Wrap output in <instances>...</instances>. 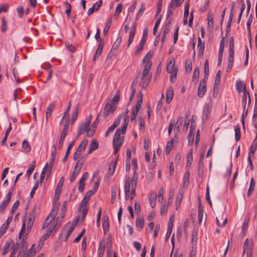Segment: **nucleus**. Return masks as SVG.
Here are the masks:
<instances>
[{
  "instance_id": "obj_3",
  "label": "nucleus",
  "mask_w": 257,
  "mask_h": 257,
  "mask_svg": "<svg viewBox=\"0 0 257 257\" xmlns=\"http://www.w3.org/2000/svg\"><path fill=\"white\" fill-rule=\"evenodd\" d=\"M152 57V54L151 52H149L143 59V63L145 64V68L143 71L144 73H150L149 71L152 66V63L150 60Z\"/></svg>"
},
{
  "instance_id": "obj_8",
  "label": "nucleus",
  "mask_w": 257,
  "mask_h": 257,
  "mask_svg": "<svg viewBox=\"0 0 257 257\" xmlns=\"http://www.w3.org/2000/svg\"><path fill=\"white\" fill-rule=\"evenodd\" d=\"M206 80H201L198 88V95L199 97H202L206 91Z\"/></svg>"
},
{
  "instance_id": "obj_38",
  "label": "nucleus",
  "mask_w": 257,
  "mask_h": 257,
  "mask_svg": "<svg viewBox=\"0 0 257 257\" xmlns=\"http://www.w3.org/2000/svg\"><path fill=\"white\" fill-rule=\"evenodd\" d=\"M189 177H190V173L189 172H186L185 173L183 176V185L184 187H187L189 183Z\"/></svg>"
},
{
  "instance_id": "obj_29",
  "label": "nucleus",
  "mask_w": 257,
  "mask_h": 257,
  "mask_svg": "<svg viewBox=\"0 0 257 257\" xmlns=\"http://www.w3.org/2000/svg\"><path fill=\"white\" fill-rule=\"evenodd\" d=\"M138 178V175L137 174L136 171H135L131 178V179L130 180V183H131L132 188H136L137 185Z\"/></svg>"
},
{
  "instance_id": "obj_12",
  "label": "nucleus",
  "mask_w": 257,
  "mask_h": 257,
  "mask_svg": "<svg viewBox=\"0 0 257 257\" xmlns=\"http://www.w3.org/2000/svg\"><path fill=\"white\" fill-rule=\"evenodd\" d=\"M95 193V191L89 190L87 192L85 196L82 199L81 204H80V208L84 207L86 206V204L88 201L89 200L91 196Z\"/></svg>"
},
{
  "instance_id": "obj_15",
  "label": "nucleus",
  "mask_w": 257,
  "mask_h": 257,
  "mask_svg": "<svg viewBox=\"0 0 257 257\" xmlns=\"http://www.w3.org/2000/svg\"><path fill=\"white\" fill-rule=\"evenodd\" d=\"M130 190V179L129 177H126L124 186L125 198L126 200H128L129 199Z\"/></svg>"
},
{
  "instance_id": "obj_27",
  "label": "nucleus",
  "mask_w": 257,
  "mask_h": 257,
  "mask_svg": "<svg viewBox=\"0 0 257 257\" xmlns=\"http://www.w3.org/2000/svg\"><path fill=\"white\" fill-rule=\"evenodd\" d=\"M144 225V219L142 217H139L136 220V226L138 230H141Z\"/></svg>"
},
{
  "instance_id": "obj_64",
  "label": "nucleus",
  "mask_w": 257,
  "mask_h": 257,
  "mask_svg": "<svg viewBox=\"0 0 257 257\" xmlns=\"http://www.w3.org/2000/svg\"><path fill=\"white\" fill-rule=\"evenodd\" d=\"M107 257H117V255L115 252L109 248L107 250Z\"/></svg>"
},
{
  "instance_id": "obj_35",
  "label": "nucleus",
  "mask_w": 257,
  "mask_h": 257,
  "mask_svg": "<svg viewBox=\"0 0 257 257\" xmlns=\"http://www.w3.org/2000/svg\"><path fill=\"white\" fill-rule=\"evenodd\" d=\"M229 54H234V43L233 37L230 38L229 45Z\"/></svg>"
},
{
  "instance_id": "obj_60",
  "label": "nucleus",
  "mask_w": 257,
  "mask_h": 257,
  "mask_svg": "<svg viewBox=\"0 0 257 257\" xmlns=\"http://www.w3.org/2000/svg\"><path fill=\"white\" fill-rule=\"evenodd\" d=\"M147 36H148V29H147V28H145L143 32V36L142 38L141 43H142V44L146 43V41H147Z\"/></svg>"
},
{
  "instance_id": "obj_51",
  "label": "nucleus",
  "mask_w": 257,
  "mask_h": 257,
  "mask_svg": "<svg viewBox=\"0 0 257 257\" xmlns=\"http://www.w3.org/2000/svg\"><path fill=\"white\" fill-rule=\"evenodd\" d=\"M35 167H36V161H33L32 162V164H31L30 166L29 167V168H28V169L27 171V175L28 176H30L31 175V174L33 172Z\"/></svg>"
},
{
  "instance_id": "obj_11",
  "label": "nucleus",
  "mask_w": 257,
  "mask_h": 257,
  "mask_svg": "<svg viewBox=\"0 0 257 257\" xmlns=\"http://www.w3.org/2000/svg\"><path fill=\"white\" fill-rule=\"evenodd\" d=\"M167 71L170 74L175 73V71H176V72H178L177 67L175 66V59L174 58H171L169 60L167 66Z\"/></svg>"
},
{
  "instance_id": "obj_31",
  "label": "nucleus",
  "mask_w": 257,
  "mask_h": 257,
  "mask_svg": "<svg viewBox=\"0 0 257 257\" xmlns=\"http://www.w3.org/2000/svg\"><path fill=\"white\" fill-rule=\"evenodd\" d=\"M22 148L23 152L28 153L31 151V147L28 141L26 140H24L22 143Z\"/></svg>"
},
{
  "instance_id": "obj_61",
  "label": "nucleus",
  "mask_w": 257,
  "mask_h": 257,
  "mask_svg": "<svg viewBox=\"0 0 257 257\" xmlns=\"http://www.w3.org/2000/svg\"><path fill=\"white\" fill-rule=\"evenodd\" d=\"M65 46L66 48L71 52H74L76 50L75 47L68 42L65 43Z\"/></svg>"
},
{
  "instance_id": "obj_57",
  "label": "nucleus",
  "mask_w": 257,
  "mask_h": 257,
  "mask_svg": "<svg viewBox=\"0 0 257 257\" xmlns=\"http://www.w3.org/2000/svg\"><path fill=\"white\" fill-rule=\"evenodd\" d=\"M197 48L199 50L198 51V55L199 56H202L204 53V50L205 48V43L202 44L197 45Z\"/></svg>"
},
{
  "instance_id": "obj_26",
  "label": "nucleus",
  "mask_w": 257,
  "mask_h": 257,
  "mask_svg": "<svg viewBox=\"0 0 257 257\" xmlns=\"http://www.w3.org/2000/svg\"><path fill=\"white\" fill-rule=\"evenodd\" d=\"M102 226L104 233H106L109 229L108 218L107 216H104L102 220Z\"/></svg>"
},
{
  "instance_id": "obj_46",
  "label": "nucleus",
  "mask_w": 257,
  "mask_h": 257,
  "mask_svg": "<svg viewBox=\"0 0 257 257\" xmlns=\"http://www.w3.org/2000/svg\"><path fill=\"white\" fill-rule=\"evenodd\" d=\"M257 140V135L255 136V138L254 140L253 143L250 147L249 152L248 153V156H250L251 155H253L255 150L257 149V146H255V141Z\"/></svg>"
},
{
  "instance_id": "obj_53",
  "label": "nucleus",
  "mask_w": 257,
  "mask_h": 257,
  "mask_svg": "<svg viewBox=\"0 0 257 257\" xmlns=\"http://www.w3.org/2000/svg\"><path fill=\"white\" fill-rule=\"evenodd\" d=\"M190 4L189 2H186L184 7V18H187L189 16V9Z\"/></svg>"
},
{
  "instance_id": "obj_1",
  "label": "nucleus",
  "mask_w": 257,
  "mask_h": 257,
  "mask_svg": "<svg viewBox=\"0 0 257 257\" xmlns=\"http://www.w3.org/2000/svg\"><path fill=\"white\" fill-rule=\"evenodd\" d=\"M86 158V156L83 155L78 160L75 166L73 172L70 177V182H72L76 179L77 175L79 174L83 164L85 163Z\"/></svg>"
},
{
  "instance_id": "obj_13",
  "label": "nucleus",
  "mask_w": 257,
  "mask_h": 257,
  "mask_svg": "<svg viewBox=\"0 0 257 257\" xmlns=\"http://www.w3.org/2000/svg\"><path fill=\"white\" fill-rule=\"evenodd\" d=\"M211 106L209 104H205L203 107L202 119L207 120L209 117Z\"/></svg>"
},
{
  "instance_id": "obj_18",
  "label": "nucleus",
  "mask_w": 257,
  "mask_h": 257,
  "mask_svg": "<svg viewBox=\"0 0 257 257\" xmlns=\"http://www.w3.org/2000/svg\"><path fill=\"white\" fill-rule=\"evenodd\" d=\"M243 87V93L242 95V106H243V109L245 110L246 105L247 94L248 96V105L250 103V97L249 93L247 92L246 88H245L244 87Z\"/></svg>"
},
{
  "instance_id": "obj_42",
  "label": "nucleus",
  "mask_w": 257,
  "mask_h": 257,
  "mask_svg": "<svg viewBox=\"0 0 257 257\" xmlns=\"http://www.w3.org/2000/svg\"><path fill=\"white\" fill-rule=\"evenodd\" d=\"M220 77H221V71L219 70L217 72L216 76H215V83L214 85V91H215V89L218 88V85L219 84L220 81Z\"/></svg>"
},
{
  "instance_id": "obj_48",
  "label": "nucleus",
  "mask_w": 257,
  "mask_h": 257,
  "mask_svg": "<svg viewBox=\"0 0 257 257\" xmlns=\"http://www.w3.org/2000/svg\"><path fill=\"white\" fill-rule=\"evenodd\" d=\"M231 169H232V163L230 162L228 167L226 168V173L224 175V178L225 179H228V178L230 176L231 173Z\"/></svg>"
},
{
  "instance_id": "obj_7",
  "label": "nucleus",
  "mask_w": 257,
  "mask_h": 257,
  "mask_svg": "<svg viewBox=\"0 0 257 257\" xmlns=\"http://www.w3.org/2000/svg\"><path fill=\"white\" fill-rule=\"evenodd\" d=\"M152 77V73H142V76L140 81V85L143 88H146L149 85Z\"/></svg>"
},
{
  "instance_id": "obj_28",
  "label": "nucleus",
  "mask_w": 257,
  "mask_h": 257,
  "mask_svg": "<svg viewBox=\"0 0 257 257\" xmlns=\"http://www.w3.org/2000/svg\"><path fill=\"white\" fill-rule=\"evenodd\" d=\"M188 145L189 146H192L194 142V133L193 131V128L192 126L191 125L190 126V131H189V134L188 136Z\"/></svg>"
},
{
  "instance_id": "obj_2",
  "label": "nucleus",
  "mask_w": 257,
  "mask_h": 257,
  "mask_svg": "<svg viewBox=\"0 0 257 257\" xmlns=\"http://www.w3.org/2000/svg\"><path fill=\"white\" fill-rule=\"evenodd\" d=\"M90 124V119H88L84 123L81 124L79 126V128L77 132V137H79L84 132H87V136L89 137H91L95 132V130L91 131L89 129V126Z\"/></svg>"
},
{
  "instance_id": "obj_36",
  "label": "nucleus",
  "mask_w": 257,
  "mask_h": 257,
  "mask_svg": "<svg viewBox=\"0 0 257 257\" xmlns=\"http://www.w3.org/2000/svg\"><path fill=\"white\" fill-rule=\"evenodd\" d=\"M149 201L151 206L152 208L155 207L156 204V199H157V194H152L149 196Z\"/></svg>"
},
{
  "instance_id": "obj_16",
  "label": "nucleus",
  "mask_w": 257,
  "mask_h": 257,
  "mask_svg": "<svg viewBox=\"0 0 257 257\" xmlns=\"http://www.w3.org/2000/svg\"><path fill=\"white\" fill-rule=\"evenodd\" d=\"M102 4V1L99 0L98 2L94 4L92 7L90 8L87 12V15L90 16L92 15L94 12L97 11L100 8Z\"/></svg>"
},
{
  "instance_id": "obj_25",
  "label": "nucleus",
  "mask_w": 257,
  "mask_h": 257,
  "mask_svg": "<svg viewBox=\"0 0 257 257\" xmlns=\"http://www.w3.org/2000/svg\"><path fill=\"white\" fill-rule=\"evenodd\" d=\"M193 150L190 149L188 152L187 155V163H186V167H190L192 164V162L193 161Z\"/></svg>"
},
{
  "instance_id": "obj_33",
  "label": "nucleus",
  "mask_w": 257,
  "mask_h": 257,
  "mask_svg": "<svg viewBox=\"0 0 257 257\" xmlns=\"http://www.w3.org/2000/svg\"><path fill=\"white\" fill-rule=\"evenodd\" d=\"M174 95V92L173 89L170 88L167 90L166 93V101L168 103H169L172 100Z\"/></svg>"
},
{
  "instance_id": "obj_56",
  "label": "nucleus",
  "mask_w": 257,
  "mask_h": 257,
  "mask_svg": "<svg viewBox=\"0 0 257 257\" xmlns=\"http://www.w3.org/2000/svg\"><path fill=\"white\" fill-rule=\"evenodd\" d=\"M136 84L134 81L132 82V85L131 87V88L132 89V92H131V96L130 97V102H131L132 100L133 97H134V96L135 95L136 88L134 87V86L136 85Z\"/></svg>"
},
{
  "instance_id": "obj_37",
  "label": "nucleus",
  "mask_w": 257,
  "mask_h": 257,
  "mask_svg": "<svg viewBox=\"0 0 257 257\" xmlns=\"http://www.w3.org/2000/svg\"><path fill=\"white\" fill-rule=\"evenodd\" d=\"M121 41L122 37L121 36H119L113 44L111 49L116 52V51L118 49Z\"/></svg>"
},
{
  "instance_id": "obj_20",
  "label": "nucleus",
  "mask_w": 257,
  "mask_h": 257,
  "mask_svg": "<svg viewBox=\"0 0 257 257\" xmlns=\"http://www.w3.org/2000/svg\"><path fill=\"white\" fill-rule=\"evenodd\" d=\"M104 47V42L103 41H101L100 43L99 44L98 47L97 49L96 52L95 54H94L93 58V61H95L100 55L101 54L103 48Z\"/></svg>"
},
{
  "instance_id": "obj_52",
  "label": "nucleus",
  "mask_w": 257,
  "mask_h": 257,
  "mask_svg": "<svg viewBox=\"0 0 257 257\" xmlns=\"http://www.w3.org/2000/svg\"><path fill=\"white\" fill-rule=\"evenodd\" d=\"M235 137L236 141H238L240 139V130L239 126L236 125L234 127Z\"/></svg>"
},
{
  "instance_id": "obj_40",
  "label": "nucleus",
  "mask_w": 257,
  "mask_h": 257,
  "mask_svg": "<svg viewBox=\"0 0 257 257\" xmlns=\"http://www.w3.org/2000/svg\"><path fill=\"white\" fill-rule=\"evenodd\" d=\"M204 78L205 80H207L208 78V76L209 75V63L208 60H206L204 64Z\"/></svg>"
},
{
  "instance_id": "obj_63",
  "label": "nucleus",
  "mask_w": 257,
  "mask_h": 257,
  "mask_svg": "<svg viewBox=\"0 0 257 257\" xmlns=\"http://www.w3.org/2000/svg\"><path fill=\"white\" fill-rule=\"evenodd\" d=\"M185 69L187 72H191L192 69V63L191 61H186L185 63Z\"/></svg>"
},
{
  "instance_id": "obj_23",
  "label": "nucleus",
  "mask_w": 257,
  "mask_h": 257,
  "mask_svg": "<svg viewBox=\"0 0 257 257\" xmlns=\"http://www.w3.org/2000/svg\"><path fill=\"white\" fill-rule=\"evenodd\" d=\"M122 144V141L120 140H113V147L114 150V153L116 154L120 148L121 147Z\"/></svg>"
},
{
  "instance_id": "obj_30",
  "label": "nucleus",
  "mask_w": 257,
  "mask_h": 257,
  "mask_svg": "<svg viewBox=\"0 0 257 257\" xmlns=\"http://www.w3.org/2000/svg\"><path fill=\"white\" fill-rule=\"evenodd\" d=\"M47 175V179L48 178H49L50 176V174L51 173H48V170L47 169V167H44L43 170H42V172L41 173V176H40V181H39V182L42 184V182H43V181L45 178V175Z\"/></svg>"
},
{
  "instance_id": "obj_6",
  "label": "nucleus",
  "mask_w": 257,
  "mask_h": 257,
  "mask_svg": "<svg viewBox=\"0 0 257 257\" xmlns=\"http://www.w3.org/2000/svg\"><path fill=\"white\" fill-rule=\"evenodd\" d=\"M139 93L140 94V98L138 100L137 104L135 105V106L134 107L132 111V115L131 116V120L132 121L135 119L136 116L138 114V113L139 111L140 110L141 105L142 104L143 101V97H142V93L141 92H140Z\"/></svg>"
},
{
  "instance_id": "obj_59",
  "label": "nucleus",
  "mask_w": 257,
  "mask_h": 257,
  "mask_svg": "<svg viewBox=\"0 0 257 257\" xmlns=\"http://www.w3.org/2000/svg\"><path fill=\"white\" fill-rule=\"evenodd\" d=\"M224 49V37H223L220 41L219 50V53H220V55H223Z\"/></svg>"
},
{
  "instance_id": "obj_32",
  "label": "nucleus",
  "mask_w": 257,
  "mask_h": 257,
  "mask_svg": "<svg viewBox=\"0 0 257 257\" xmlns=\"http://www.w3.org/2000/svg\"><path fill=\"white\" fill-rule=\"evenodd\" d=\"M234 61V54H229L228 66L226 69L227 72H229L233 66Z\"/></svg>"
},
{
  "instance_id": "obj_50",
  "label": "nucleus",
  "mask_w": 257,
  "mask_h": 257,
  "mask_svg": "<svg viewBox=\"0 0 257 257\" xmlns=\"http://www.w3.org/2000/svg\"><path fill=\"white\" fill-rule=\"evenodd\" d=\"M184 194V191L182 189H179L177 196L176 202L180 204L181 202L183 199Z\"/></svg>"
},
{
  "instance_id": "obj_10",
  "label": "nucleus",
  "mask_w": 257,
  "mask_h": 257,
  "mask_svg": "<svg viewBox=\"0 0 257 257\" xmlns=\"http://www.w3.org/2000/svg\"><path fill=\"white\" fill-rule=\"evenodd\" d=\"M121 118V115H119L117 116V117L116 118V119L113 122V123L112 125H111L106 131L105 134V136L106 137L109 136V134L112 133L115 127L117 126L120 123V120Z\"/></svg>"
},
{
  "instance_id": "obj_47",
  "label": "nucleus",
  "mask_w": 257,
  "mask_h": 257,
  "mask_svg": "<svg viewBox=\"0 0 257 257\" xmlns=\"http://www.w3.org/2000/svg\"><path fill=\"white\" fill-rule=\"evenodd\" d=\"M171 25V20H168L167 23L166 24L165 27L163 28V34L164 36H167V34L169 33L170 31V28Z\"/></svg>"
},
{
  "instance_id": "obj_17",
  "label": "nucleus",
  "mask_w": 257,
  "mask_h": 257,
  "mask_svg": "<svg viewBox=\"0 0 257 257\" xmlns=\"http://www.w3.org/2000/svg\"><path fill=\"white\" fill-rule=\"evenodd\" d=\"M35 214L34 211H31L29 214L28 220L27 222V229L30 230L35 221Z\"/></svg>"
},
{
  "instance_id": "obj_54",
  "label": "nucleus",
  "mask_w": 257,
  "mask_h": 257,
  "mask_svg": "<svg viewBox=\"0 0 257 257\" xmlns=\"http://www.w3.org/2000/svg\"><path fill=\"white\" fill-rule=\"evenodd\" d=\"M197 236H198L197 232L196 231H194L192 234V239H191V243L194 245H196L197 243V240H198Z\"/></svg>"
},
{
  "instance_id": "obj_55",
  "label": "nucleus",
  "mask_w": 257,
  "mask_h": 257,
  "mask_svg": "<svg viewBox=\"0 0 257 257\" xmlns=\"http://www.w3.org/2000/svg\"><path fill=\"white\" fill-rule=\"evenodd\" d=\"M175 9V8H173L171 5H169L168 8L167 14V19L168 21V20L170 19V18L173 16V12Z\"/></svg>"
},
{
  "instance_id": "obj_49",
  "label": "nucleus",
  "mask_w": 257,
  "mask_h": 257,
  "mask_svg": "<svg viewBox=\"0 0 257 257\" xmlns=\"http://www.w3.org/2000/svg\"><path fill=\"white\" fill-rule=\"evenodd\" d=\"M87 145V142L85 141H82L80 144L79 145L77 149V151L79 152H80L81 153H83V152L84 151L85 148H86V146Z\"/></svg>"
},
{
  "instance_id": "obj_24",
  "label": "nucleus",
  "mask_w": 257,
  "mask_h": 257,
  "mask_svg": "<svg viewBox=\"0 0 257 257\" xmlns=\"http://www.w3.org/2000/svg\"><path fill=\"white\" fill-rule=\"evenodd\" d=\"M99 144L96 141H93L89 145V149L88 150V154H91L93 151L97 150L98 148Z\"/></svg>"
},
{
  "instance_id": "obj_41",
  "label": "nucleus",
  "mask_w": 257,
  "mask_h": 257,
  "mask_svg": "<svg viewBox=\"0 0 257 257\" xmlns=\"http://www.w3.org/2000/svg\"><path fill=\"white\" fill-rule=\"evenodd\" d=\"M183 1L184 0H171L169 5L173 8H178L181 6Z\"/></svg>"
},
{
  "instance_id": "obj_21",
  "label": "nucleus",
  "mask_w": 257,
  "mask_h": 257,
  "mask_svg": "<svg viewBox=\"0 0 257 257\" xmlns=\"http://www.w3.org/2000/svg\"><path fill=\"white\" fill-rule=\"evenodd\" d=\"M12 244L14 245V242L12 239H9L6 242V243L3 247V251H2V255H5V254H6L7 253H8V252L9 251V249H10L11 245H12Z\"/></svg>"
},
{
  "instance_id": "obj_5",
  "label": "nucleus",
  "mask_w": 257,
  "mask_h": 257,
  "mask_svg": "<svg viewBox=\"0 0 257 257\" xmlns=\"http://www.w3.org/2000/svg\"><path fill=\"white\" fill-rule=\"evenodd\" d=\"M243 248L242 256L244 255L245 252L246 251V257H252L253 251L252 242L251 241L249 242V239L246 238L244 242Z\"/></svg>"
},
{
  "instance_id": "obj_9",
  "label": "nucleus",
  "mask_w": 257,
  "mask_h": 257,
  "mask_svg": "<svg viewBox=\"0 0 257 257\" xmlns=\"http://www.w3.org/2000/svg\"><path fill=\"white\" fill-rule=\"evenodd\" d=\"M53 148H54V150L51 151V154L52 158L50 161V163H46L45 166V167H47V169L48 170L49 173H51L52 169V167L54 165L55 158V155H56V147L54 145L53 146Z\"/></svg>"
},
{
  "instance_id": "obj_39",
  "label": "nucleus",
  "mask_w": 257,
  "mask_h": 257,
  "mask_svg": "<svg viewBox=\"0 0 257 257\" xmlns=\"http://www.w3.org/2000/svg\"><path fill=\"white\" fill-rule=\"evenodd\" d=\"M129 121L128 115L124 116L123 124L121 128L122 134H125Z\"/></svg>"
},
{
  "instance_id": "obj_58",
  "label": "nucleus",
  "mask_w": 257,
  "mask_h": 257,
  "mask_svg": "<svg viewBox=\"0 0 257 257\" xmlns=\"http://www.w3.org/2000/svg\"><path fill=\"white\" fill-rule=\"evenodd\" d=\"M249 221V214H248L247 215V216H246V217L244 220V222L243 223V224L242 226V231L244 232L247 229V227L248 226Z\"/></svg>"
},
{
  "instance_id": "obj_4",
  "label": "nucleus",
  "mask_w": 257,
  "mask_h": 257,
  "mask_svg": "<svg viewBox=\"0 0 257 257\" xmlns=\"http://www.w3.org/2000/svg\"><path fill=\"white\" fill-rule=\"evenodd\" d=\"M116 108V104L107 102L104 108L103 112H101V116L104 118L107 117L110 113L114 112Z\"/></svg>"
},
{
  "instance_id": "obj_19",
  "label": "nucleus",
  "mask_w": 257,
  "mask_h": 257,
  "mask_svg": "<svg viewBox=\"0 0 257 257\" xmlns=\"http://www.w3.org/2000/svg\"><path fill=\"white\" fill-rule=\"evenodd\" d=\"M136 24L135 22L134 23L133 25V27L132 28V29L130 32L129 37L127 42V47H128L131 45V44L133 41L134 38L136 33Z\"/></svg>"
},
{
  "instance_id": "obj_44",
  "label": "nucleus",
  "mask_w": 257,
  "mask_h": 257,
  "mask_svg": "<svg viewBox=\"0 0 257 257\" xmlns=\"http://www.w3.org/2000/svg\"><path fill=\"white\" fill-rule=\"evenodd\" d=\"M58 207L57 206H55L53 207V209L51 210V212L50 213L49 216V218H50L52 220L53 219L56 215H57L58 210Z\"/></svg>"
},
{
  "instance_id": "obj_34",
  "label": "nucleus",
  "mask_w": 257,
  "mask_h": 257,
  "mask_svg": "<svg viewBox=\"0 0 257 257\" xmlns=\"http://www.w3.org/2000/svg\"><path fill=\"white\" fill-rule=\"evenodd\" d=\"M54 108H55V104L53 103H51L47 107V110H46V117L47 119L49 117H50V116L51 115V112L54 110Z\"/></svg>"
},
{
  "instance_id": "obj_45",
  "label": "nucleus",
  "mask_w": 257,
  "mask_h": 257,
  "mask_svg": "<svg viewBox=\"0 0 257 257\" xmlns=\"http://www.w3.org/2000/svg\"><path fill=\"white\" fill-rule=\"evenodd\" d=\"M255 187V182L253 178L250 180L249 187L247 192V196H249L253 191Z\"/></svg>"
},
{
  "instance_id": "obj_14",
  "label": "nucleus",
  "mask_w": 257,
  "mask_h": 257,
  "mask_svg": "<svg viewBox=\"0 0 257 257\" xmlns=\"http://www.w3.org/2000/svg\"><path fill=\"white\" fill-rule=\"evenodd\" d=\"M178 141V135H175L170 141H168L166 147V154L169 155L172 148V145L174 143L177 142Z\"/></svg>"
},
{
  "instance_id": "obj_22",
  "label": "nucleus",
  "mask_w": 257,
  "mask_h": 257,
  "mask_svg": "<svg viewBox=\"0 0 257 257\" xmlns=\"http://www.w3.org/2000/svg\"><path fill=\"white\" fill-rule=\"evenodd\" d=\"M64 177H62L60 178L59 181L58 182L57 185V187L55 189V196H56L57 195H59L61 193L62 188V186H63V185L64 183Z\"/></svg>"
},
{
  "instance_id": "obj_43",
  "label": "nucleus",
  "mask_w": 257,
  "mask_h": 257,
  "mask_svg": "<svg viewBox=\"0 0 257 257\" xmlns=\"http://www.w3.org/2000/svg\"><path fill=\"white\" fill-rule=\"evenodd\" d=\"M111 19L109 18L107 20V21L105 24L104 30H103V35L104 36H106L108 34L109 29L111 26Z\"/></svg>"
},
{
  "instance_id": "obj_62",
  "label": "nucleus",
  "mask_w": 257,
  "mask_h": 257,
  "mask_svg": "<svg viewBox=\"0 0 257 257\" xmlns=\"http://www.w3.org/2000/svg\"><path fill=\"white\" fill-rule=\"evenodd\" d=\"M105 247L104 245H102L101 243L100 244L98 250V254L99 256L101 257L104 254Z\"/></svg>"
}]
</instances>
